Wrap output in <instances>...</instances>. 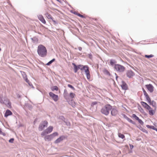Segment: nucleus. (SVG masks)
I'll return each instance as SVG.
<instances>
[{"mask_svg": "<svg viewBox=\"0 0 157 157\" xmlns=\"http://www.w3.org/2000/svg\"><path fill=\"white\" fill-rule=\"evenodd\" d=\"M103 72L105 75H108L109 76H111V74H110L109 71L106 69H105L103 70Z\"/></svg>", "mask_w": 157, "mask_h": 157, "instance_id": "nucleus-27", "label": "nucleus"}, {"mask_svg": "<svg viewBox=\"0 0 157 157\" xmlns=\"http://www.w3.org/2000/svg\"><path fill=\"white\" fill-rule=\"evenodd\" d=\"M88 56L89 57V58L91 60H92L93 59V55H92L91 53H90L89 54H88Z\"/></svg>", "mask_w": 157, "mask_h": 157, "instance_id": "nucleus-43", "label": "nucleus"}, {"mask_svg": "<svg viewBox=\"0 0 157 157\" xmlns=\"http://www.w3.org/2000/svg\"><path fill=\"white\" fill-rule=\"evenodd\" d=\"M58 135L59 133L57 132H55L51 134L44 136V139L45 141H50L52 140L55 137L58 136Z\"/></svg>", "mask_w": 157, "mask_h": 157, "instance_id": "nucleus-3", "label": "nucleus"}, {"mask_svg": "<svg viewBox=\"0 0 157 157\" xmlns=\"http://www.w3.org/2000/svg\"><path fill=\"white\" fill-rule=\"evenodd\" d=\"M69 98H71V99H73V98H75V94L71 92L68 95Z\"/></svg>", "mask_w": 157, "mask_h": 157, "instance_id": "nucleus-26", "label": "nucleus"}, {"mask_svg": "<svg viewBox=\"0 0 157 157\" xmlns=\"http://www.w3.org/2000/svg\"><path fill=\"white\" fill-rule=\"evenodd\" d=\"M38 19L43 24H45L46 23V21L44 19L43 16L41 14L38 15L37 16Z\"/></svg>", "mask_w": 157, "mask_h": 157, "instance_id": "nucleus-16", "label": "nucleus"}, {"mask_svg": "<svg viewBox=\"0 0 157 157\" xmlns=\"http://www.w3.org/2000/svg\"><path fill=\"white\" fill-rule=\"evenodd\" d=\"M13 114L12 112L9 109H7L6 110V112L4 114V117H7Z\"/></svg>", "mask_w": 157, "mask_h": 157, "instance_id": "nucleus-20", "label": "nucleus"}, {"mask_svg": "<svg viewBox=\"0 0 157 157\" xmlns=\"http://www.w3.org/2000/svg\"><path fill=\"white\" fill-rule=\"evenodd\" d=\"M156 108H155L154 109H152L150 106V109H148L147 110L149 111V114L151 116L153 115L155 113V110Z\"/></svg>", "mask_w": 157, "mask_h": 157, "instance_id": "nucleus-19", "label": "nucleus"}, {"mask_svg": "<svg viewBox=\"0 0 157 157\" xmlns=\"http://www.w3.org/2000/svg\"><path fill=\"white\" fill-rule=\"evenodd\" d=\"M49 96L55 101L56 102L59 99V96L58 95L54 94L52 92H50L49 93Z\"/></svg>", "mask_w": 157, "mask_h": 157, "instance_id": "nucleus-10", "label": "nucleus"}, {"mask_svg": "<svg viewBox=\"0 0 157 157\" xmlns=\"http://www.w3.org/2000/svg\"><path fill=\"white\" fill-rule=\"evenodd\" d=\"M24 80L27 83L29 82V80H28V78Z\"/></svg>", "mask_w": 157, "mask_h": 157, "instance_id": "nucleus-62", "label": "nucleus"}, {"mask_svg": "<svg viewBox=\"0 0 157 157\" xmlns=\"http://www.w3.org/2000/svg\"><path fill=\"white\" fill-rule=\"evenodd\" d=\"M154 56L152 54H150L149 55H145L144 57L147 59H149L150 58L153 57Z\"/></svg>", "mask_w": 157, "mask_h": 157, "instance_id": "nucleus-37", "label": "nucleus"}, {"mask_svg": "<svg viewBox=\"0 0 157 157\" xmlns=\"http://www.w3.org/2000/svg\"><path fill=\"white\" fill-rule=\"evenodd\" d=\"M80 66H81L79 68V69H80L81 71H85V70H86V69L88 68L89 67L87 65H84L82 64H79Z\"/></svg>", "mask_w": 157, "mask_h": 157, "instance_id": "nucleus-22", "label": "nucleus"}, {"mask_svg": "<svg viewBox=\"0 0 157 157\" xmlns=\"http://www.w3.org/2000/svg\"><path fill=\"white\" fill-rule=\"evenodd\" d=\"M146 126L147 128H148L152 129L156 131H157V128H156L154 126L151 125H146Z\"/></svg>", "mask_w": 157, "mask_h": 157, "instance_id": "nucleus-25", "label": "nucleus"}, {"mask_svg": "<svg viewBox=\"0 0 157 157\" xmlns=\"http://www.w3.org/2000/svg\"><path fill=\"white\" fill-rule=\"evenodd\" d=\"M142 90L144 94V96L147 94V93L146 91H145V89L144 88H142Z\"/></svg>", "mask_w": 157, "mask_h": 157, "instance_id": "nucleus-49", "label": "nucleus"}, {"mask_svg": "<svg viewBox=\"0 0 157 157\" xmlns=\"http://www.w3.org/2000/svg\"><path fill=\"white\" fill-rule=\"evenodd\" d=\"M0 135H2L4 136H5L6 135V133L4 132H2V130H1L0 133Z\"/></svg>", "mask_w": 157, "mask_h": 157, "instance_id": "nucleus-53", "label": "nucleus"}, {"mask_svg": "<svg viewBox=\"0 0 157 157\" xmlns=\"http://www.w3.org/2000/svg\"><path fill=\"white\" fill-rule=\"evenodd\" d=\"M67 136L65 135H61L56 140L54 141V143L55 144H57L60 143L61 141L67 139Z\"/></svg>", "mask_w": 157, "mask_h": 157, "instance_id": "nucleus-8", "label": "nucleus"}, {"mask_svg": "<svg viewBox=\"0 0 157 157\" xmlns=\"http://www.w3.org/2000/svg\"><path fill=\"white\" fill-rule=\"evenodd\" d=\"M78 49L80 51H81L82 50V48L81 47H78Z\"/></svg>", "mask_w": 157, "mask_h": 157, "instance_id": "nucleus-59", "label": "nucleus"}, {"mask_svg": "<svg viewBox=\"0 0 157 157\" xmlns=\"http://www.w3.org/2000/svg\"><path fill=\"white\" fill-rule=\"evenodd\" d=\"M140 103L142 106L146 109H147L148 108H150V106L146 102L141 101Z\"/></svg>", "mask_w": 157, "mask_h": 157, "instance_id": "nucleus-18", "label": "nucleus"}, {"mask_svg": "<svg viewBox=\"0 0 157 157\" xmlns=\"http://www.w3.org/2000/svg\"><path fill=\"white\" fill-rule=\"evenodd\" d=\"M137 108L139 111L144 116H147V114L144 111V109L141 107V106L139 104H138Z\"/></svg>", "mask_w": 157, "mask_h": 157, "instance_id": "nucleus-17", "label": "nucleus"}, {"mask_svg": "<svg viewBox=\"0 0 157 157\" xmlns=\"http://www.w3.org/2000/svg\"><path fill=\"white\" fill-rule=\"evenodd\" d=\"M38 120V118H36L33 121V124H35L37 122V121Z\"/></svg>", "mask_w": 157, "mask_h": 157, "instance_id": "nucleus-54", "label": "nucleus"}, {"mask_svg": "<svg viewBox=\"0 0 157 157\" xmlns=\"http://www.w3.org/2000/svg\"><path fill=\"white\" fill-rule=\"evenodd\" d=\"M51 20H52V21L54 22V25H56L58 24L57 22L55 20H54L53 17H52V19Z\"/></svg>", "mask_w": 157, "mask_h": 157, "instance_id": "nucleus-50", "label": "nucleus"}, {"mask_svg": "<svg viewBox=\"0 0 157 157\" xmlns=\"http://www.w3.org/2000/svg\"><path fill=\"white\" fill-rule=\"evenodd\" d=\"M145 97V98H146V101H147L150 100L151 99V98H150V97H149V95H148V94L146 95L145 96H144Z\"/></svg>", "mask_w": 157, "mask_h": 157, "instance_id": "nucleus-44", "label": "nucleus"}, {"mask_svg": "<svg viewBox=\"0 0 157 157\" xmlns=\"http://www.w3.org/2000/svg\"><path fill=\"white\" fill-rule=\"evenodd\" d=\"M112 105L109 104H107L102 107L100 112L102 114L107 116L109 114Z\"/></svg>", "mask_w": 157, "mask_h": 157, "instance_id": "nucleus-2", "label": "nucleus"}, {"mask_svg": "<svg viewBox=\"0 0 157 157\" xmlns=\"http://www.w3.org/2000/svg\"><path fill=\"white\" fill-rule=\"evenodd\" d=\"M23 78L24 80H25V79H26L28 78L27 75H25V76L23 77Z\"/></svg>", "mask_w": 157, "mask_h": 157, "instance_id": "nucleus-61", "label": "nucleus"}, {"mask_svg": "<svg viewBox=\"0 0 157 157\" xmlns=\"http://www.w3.org/2000/svg\"><path fill=\"white\" fill-rule=\"evenodd\" d=\"M27 83H28L29 86L31 87L32 88H33V89H34V87L33 86L32 82H30L29 81V82H27Z\"/></svg>", "mask_w": 157, "mask_h": 157, "instance_id": "nucleus-41", "label": "nucleus"}, {"mask_svg": "<svg viewBox=\"0 0 157 157\" xmlns=\"http://www.w3.org/2000/svg\"><path fill=\"white\" fill-rule=\"evenodd\" d=\"M70 12L72 13H73L75 15H77V13H78V12H76V11H75L74 10H71L70 11Z\"/></svg>", "mask_w": 157, "mask_h": 157, "instance_id": "nucleus-48", "label": "nucleus"}, {"mask_svg": "<svg viewBox=\"0 0 157 157\" xmlns=\"http://www.w3.org/2000/svg\"><path fill=\"white\" fill-rule=\"evenodd\" d=\"M21 74H22L23 77L25 76V75H26L25 73V72H24V71H21Z\"/></svg>", "mask_w": 157, "mask_h": 157, "instance_id": "nucleus-51", "label": "nucleus"}, {"mask_svg": "<svg viewBox=\"0 0 157 157\" xmlns=\"http://www.w3.org/2000/svg\"><path fill=\"white\" fill-rule=\"evenodd\" d=\"M72 65L73 66V70L75 73H76L79 69L81 66L79 64L76 65L74 63H72Z\"/></svg>", "mask_w": 157, "mask_h": 157, "instance_id": "nucleus-15", "label": "nucleus"}, {"mask_svg": "<svg viewBox=\"0 0 157 157\" xmlns=\"http://www.w3.org/2000/svg\"><path fill=\"white\" fill-rule=\"evenodd\" d=\"M118 136L119 138H121L122 139H124V140H125V136L124 134H121V133H118Z\"/></svg>", "mask_w": 157, "mask_h": 157, "instance_id": "nucleus-30", "label": "nucleus"}, {"mask_svg": "<svg viewBox=\"0 0 157 157\" xmlns=\"http://www.w3.org/2000/svg\"><path fill=\"white\" fill-rule=\"evenodd\" d=\"M31 39L32 40V41L34 43L35 42H37L38 41V39L36 37H34L33 38H31Z\"/></svg>", "mask_w": 157, "mask_h": 157, "instance_id": "nucleus-33", "label": "nucleus"}, {"mask_svg": "<svg viewBox=\"0 0 157 157\" xmlns=\"http://www.w3.org/2000/svg\"><path fill=\"white\" fill-rule=\"evenodd\" d=\"M122 84L121 86L122 89L124 90H127L128 89V86L126 82L124 80L121 81Z\"/></svg>", "mask_w": 157, "mask_h": 157, "instance_id": "nucleus-14", "label": "nucleus"}, {"mask_svg": "<svg viewBox=\"0 0 157 157\" xmlns=\"http://www.w3.org/2000/svg\"><path fill=\"white\" fill-rule=\"evenodd\" d=\"M121 115L123 116V118H124L127 120V121L129 123H131V124L135 125L136 126L137 128L139 129L140 130H141L143 128L140 125H137L136 124V123L135 121H132L131 119L128 117L125 114L122 113L121 114Z\"/></svg>", "mask_w": 157, "mask_h": 157, "instance_id": "nucleus-4", "label": "nucleus"}, {"mask_svg": "<svg viewBox=\"0 0 157 157\" xmlns=\"http://www.w3.org/2000/svg\"><path fill=\"white\" fill-rule=\"evenodd\" d=\"M67 86L68 87L71 88L73 90H75V88H74V87L72 85L70 84H68Z\"/></svg>", "mask_w": 157, "mask_h": 157, "instance_id": "nucleus-39", "label": "nucleus"}, {"mask_svg": "<svg viewBox=\"0 0 157 157\" xmlns=\"http://www.w3.org/2000/svg\"><path fill=\"white\" fill-rule=\"evenodd\" d=\"M25 106L28 108L29 110H31L33 109V106L29 104L28 103H25Z\"/></svg>", "mask_w": 157, "mask_h": 157, "instance_id": "nucleus-28", "label": "nucleus"}, {"mask_svg": "<svg viewBox=\"0 0 157 157\" xmlns=\"http://www.w3.org/2000/svg\"><path fill=\"white\" fill-rule=\"evenodd\" d=\"M17 96L18 98H21V95L19 94H17Z\"/></svg>", "mask_w": 157, "mask_h": 157, "instance_id": "nucleus-57", "label": "nucleus"}, {"mask_svg": "<svg viewBox=\"0 0 157 157\" xmlns=\"http://www.w3.org/2000/svg\"><path fill=\"white\" fill-rule=\"evenodd\" d=\"M132 117L134 118L136 121H137L139 119V118L135 114H132Z\"/></svg>", "mask_w": 157, "mask_h": 157, "instance_id": "nucleus-38", "label": "nucleus"}, {"mask_svg": "<svg viewBox=\"0 0 157 157\" xmlns=\"http://www.w3.org/2000/svg\"><path fill=\"white\" fill-rule=\"evenodd\" d=\"M150 105L152 106L154 108H156V102L154 100L151 101V103Z\"/></svg>", "mask_w": 157, "mask_h": 157, "instance_id": "nucleus-32", "label": "nucleus"}, {"mask_svg": "<svg viewBox=\"0 0 157 157\" xmlns=\"http://www.w3.org/2000/svg\"><path fill=\"white\" fill-rule=\"evenodd\" d=\"M126 74L127 77L129 78H132L135 75L134 72L131 70H128Z\"/></svg>", "mask_w": 157, "mask_h": 157, "instance_id": "nucleus-11", "label": "nucleus"}, {"mask_svg": "<svg viewBox=\"0 0 157 157\" xmlns=\"http://www.w3.org/2000/svg\"><path fill=\"white\" fill-rule=\"evenodd\" d=\"M111 114L113 116H116L118 114V111L115 106H112L111 110Z\"/></svg>", "mask_w": 157, "mask_h": 157, "instance_id": "nucleus-9", "label": "nucleus"}, {"mask_svg": "<svg viewBox=\"0 0 157 157\" xmlns=\"http://www.w3.org/2000/svg\"><path fill=\"white\" fill-rule=\"evenodd\" d=\"M24 126L23 124H19L18 125V128H19L21 127H23Z\"/></svg>", "mask_w": 157, "mask_h": 157, "instance_id": "nucleus-55", "label": "nucleus"}, {"mask_svg": "<svg viewBox=\"0 0 157 157\" xmlns=\"http://www.w3.org/2000/svg\"><path fill=\"white\" fill-rule=\"evenodd\" d=\"M141 131H142V132H144V133H145L146 134H148V131L146 130V129H145L144 128H142V129L141 130Z\"/></svg>", "mask_w": 157, "mask_h": 157, "instance_id": "nucleus-45", "label": "nucleus"}, {"mask_svg": "<svg viewBox=\"0 0 157 157\" xmlns=\"http://www.w3.org/2000/svg\"><path fill=\"white\" fill-rule=\"evenodd\" d=\"M80 17H81V18H86V17L84 16L83 15H82V14L81 15V16H80Z\"/></svg>", "mask_w": 157, "mask_h": 157, "instance_id": "nucleus-58", "label": "nucleus"}, {"mask_svg": "<svg viewBox=\"0 0 157 157\" xmlns=\"http://www.w3.org/2000/svg\"><path fill=\"white\" fill-rule=\"evenodd\" d=\"M136 140L137 141H139L141 140V138H138L136 139Z\"/></svg>", "mask_w": 157, "mask_h": 157, "instance_id": "nucleus-60", "label": "nucleus"}, {"mask_svg": "<svg viewBox=\"0 0 157 157\" xmlns=\"http://www.w3.org/2000/svg\"><path fill=\"white\" fill-rule=\"evenodd\" d=\"M114 68L117 71L120 72H123L125 70V67L124 66L119 64L115 65Z\"/></svg>", "mask_w": 157, "mask_h": 157, "instance_id": "nucleus-7", "label": "nucleus"}, {"mask_svg": "<svg viewBox=\"0 0 157 157\" xmlns=\"http://www.w3.org/2000/svg\"><path fill=\"white\" fill-rule=\"evenodd\" d=\"M67 5H68V6H69V7H70L71 8H73L72 6H71V5H70L69 4V3H67Z\"/></svg>", "mask_w": 157, "mask_h": 157, "instance_id": "nucleus-64", "label": "nucleus"}, {"mask_svg": "<svg viewBox=\"0 0 157 157\" xmlns=\"http://www.w3.org/2000/svg\"><path fill=\"white\" fill-rule=\"evenodd\" d=\"M109 63L110 65L112 66L114 65L115 66V65L117 64H116L117 63V61L113 59H110Z\"/></svg>", "mask_w": 157, "mask_h": 157, "instance_id": "nucleus-24", "label": "nucleus"}, {"mask_svg": "<svg viewBox=\"0 0 157 157\" xmlns=\"http://www.w3.org/2000/svg\"><path fill=\"white\" fill-rule=\"evenodd\" d=\"M53 127L52 126H50L48 127L46 129L44 130V131L41 133V136H45L47 134L51 133L52 131Z\"/></svg>", "mask_w": 157, "mask_h": 157, "instance_id": "nucleus-6", "label": "nucleus"}, {"mask_svg": "<svg viewBox=\"0 0 157 157\" xmlns=\"http://www.w3.org/2000/svg\"><path fill=\"white\" fill-rule=\"evenodd\" d=\"M37 52L40 57H44L47 55V51L46 47L44 45L40 44L37 47Z\"/></svg>", "mask_w": 157, "mask_h": 157, "instance_id": "nucleus-1", "label": "nucleus"}, {"mask_svg": "<svg viewBox=\"0 0 157 157\" xmlns=\"http://www.w3.org/2000/svg\"><path fill=\"white\" fill-rule=\"evenodd\" d=\"M151 99L147 101L148 103L150 105L151 103Z\"/></svg>", "mask_w": 157, "mask_h": 157, "instance_id": "nucleus-56", "label": "nucleus"}, {"mask_svg": "<svg viewBox=\"0 0 157 157\" xmlns=\"http://www.w3.org/2000/svg\"><path fill=\"white\" fill-rule=\"evenodd\" d=\"M67 101L68 102L69 104L71 105L72 107H74L75 106L76 103L74 101L73 99H71L70 98H68L66 99Z\"/></svg>", "mask_w": 157, "mask_h": 157, "instance_id": "nucleus-12", "label": "nucleus"}, {"mask_svg": "<svg viewBox=\"0 0 157 157\" xmlns=\"http://www.w3.org/2000/svg\"><path fill=\"white\" fill-rule=\"evenodd\" d=\"M81 15V14H80L79 13H77V15L79 17H80Z\"/></svg>", "mask_w": 157, "mask_h": 157, "instance_id": "nucleus-63", "label": "nucleus"}, {"mask_svg": "<svg viewBox=\"0 0 157 157\" xmlns=\"http://www.w3.org/2000/svg\"><path fill=\"white\" fill-rule=\"evenodd\" d=\"M58 119L62 120L63 122L64 121L66 120L65 118L63 116H59L58 117Z\"/></svg>", "mask_w": 157, "mask_h": 157, "instance_id": "nucleus-36", "label": "nucleus"}, {"mask_svg": "<svg viewBox=\"0 0 157 157\" xmlns=\"http://www.w3.org/2000/svg\"><path fill=\"white\" fill-rule=\"evenodd\" d=\"M7 105H8V107L11 108V103L10 101H8V103L6 104Z\"/></svg>", "mask_w": 157, "mask_h": 157, "instance_id": "nucleus-46", "label": "nucleus"}, {"mask_svg": "<svg viewBox=\"0 0 157 157\" xmlns=\"http://www.w3.org/2000/svg\"><path fill=\"white\" fill-rule=\"evenodd\" d=\"M45 15L48 19H52L53 17L50 14L48 13V12H46L45 13Z\"/></svg>", "mask_w": 157, "mask_h": 157, "instance_id": "nucleus-31", "label": "nucleus"}, {"mask_svg": "<svg viewBox=\"0 0 157 157\" xmlns=\"http://www.w3.org/2000/svg\"><path fill=\"white\" fill-rule=\"evenodd\" d=\"M48 125V122L46 120L42 121L38 126V130L41 131L44 130V128L47 127Z\"/></svg>", "mask_w": 157, "mask_h": 157, "instance_id": "nucleus-5", "label": "nucleus"}, {"mask_svg": "<svg viewBox=\"0 0 157 157\" xmlns=\"http://www.w3.org/2000/svg\"><path fill=\"white\" fill-rule=\"evenodd\" d=\"M137 121L141 125H143L144 124V122L141 119L139 118Z\"/></svg>", "mask_w": 157, "mask_h": 157, "instance_id": "nucleus-40", "label": "nucleus"}, {"mask_svg": "<svg viewBox=\"0 0 157 157\" xmlns=\"http://www.w3.org/2000/svg\"><path fill=\"white\" fill-rule=\"evenodd\" d=\"M56 60V59L55 58H53L52 60L49 61L48 63H47L46 65L47 66H50L51 64H52L53 62H54Z\"/></svg>", "mask_w": 157, "mask_h": 157, "instance_id": "nucleus-29", "label": "nucleus"}, {"mask_svg": "<svg viewBox=\"0 0 157 157\" xmlns=\"http://www.w3.org/2000/svg\"><path fill=\"white\" fill-rule=\"evenodd\" d=\"M98 102L96 101H93L92 102L91 104V106L92 107H93L94 105L97 104Z\"/></svg>", "mask_w": 157, "mask_h": 157, "instance_id": "nucleus-42", "label": "nucleus"}, {"mask_svg": "<svg viewBox=\"0 0 157 157\" xmlns=\"http://www.w3.org/2000/svg\"><path fill=\"white\" fill-rule=\"evenodd\" d=\"M89 69V67L86 69L84 71L87 79H89L90 78V75Z\"/></svg>", "mask_w": 157, "mask_h": 157, "instance_id": "nucleus-21", "label": "nucleus"}, {"mask_svg": "<svg viewBox=\"0 0 157 157\" xmlns=\"http://www.w3.org/2000/svg\"><path fill=\"white\" fill-rule=\"evenodd\" d=\"M14 141V139L13 138H11L9 140V142L11 143H13Z\"/></svg>", "mask_w": 157, "mask_h": 157, "instance_id": "nucleus-47", "label": "nucleus"}, {"mask_svg": "<svg viewBox=\"0 0 157 157\" xmlns=\"http://www.w3.org/2000/svg\"><path fill=\"white\" fill-rule=\"evenodd\" d=\"M145 87L147 90L151 93L153 92L154 91V87L151 84H149L145 85Z\"/></svg>", "mask_w": 157, "mask_h": 157, "instance_id": "nucleus-13", "label": "nucleus"}, {"mask_svg": "<svg viewBox=\"0 0 157 157\" xmlns=\"http://www.w3.org/2000/svg\"><path fill=\"white\" fill-rule=\"evenodd\" d=\"M51 89L52 91H54L55 90L57 91L58 90V88L57 86H53L51 88Z\"/></svg>", "mask_w": 157, "mask_h": 157, "instance_id": "nucleus-35", "label": "nucleus"}, {"mask_svg": "<svg viewBox=\"0 0 157 157\" xmlns=\"http://www.w3.org/2000/svg\"><path fill=\"white\" fill-rule=\"evenodd\" d=\"M63 95V97L65 99H67V98H69V94H68L67 91L66 89H65L64 90Z\"/></svg>", "mask_w": 157, "mask_h": 157, "instance_id": "nucleus-23", "label": "nucleus"}, {"mask_svg": "<svg viewBox=\"0 0 157 157\" xmlns=\"http://www.w3.org/2000/svg\"><path fill=\"white\" fill-rule=\"evenodd\" d=\"M64 122L66 124L67 126H70L71 125L70 122L68 119H66Z\"/></svg>", "mask_w": 157, "mask_h": 157, "instance_id": "nucleus-34", "label": "nucleus"}, {"mask_svg": "<svg viewBox=\"0 0 157 157\" xmlns=\"http://www.w3.org/2000/svg\"><path fill=\"white\" fill-rule=\"evenodd\" d=\"M129 146H130V149L131 150H132L134 147L133 145L131 144H129Z\"/></svg>", "mask_w": 157, "mask_h": 157, "instance_id": "nucleus-52", "label": "nucleus"}]
</instances>
